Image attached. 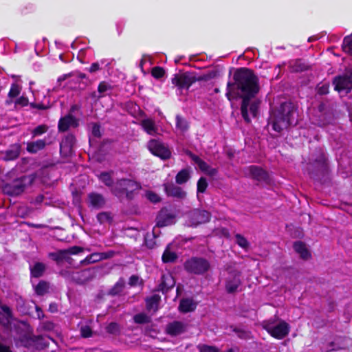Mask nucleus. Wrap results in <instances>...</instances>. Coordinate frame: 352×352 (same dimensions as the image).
<instances>
[{"label": "nucleus", "mask_w": 352, "mask_h": 352, "mask_svg": "<svg viewBox=\"0 0 352 352\" xmlns=\"http://www.w3.org/2000/svg\"><path fill=\"white\" fill-rule=\"evenodd\" d=\"M234 82L228 84L226 96L229 100L242 99L241 112L244 120L249 123L258 113L260 100L256 98L259 91L258 78L246 68L238 69L234 75Z\"/></svg>", "instance_id": "1"}, {"label": "nucleus", "mask_w": 352, "mask_h": 352, "mask_svg": "<svg viewBox=\"0 0 352 352\" xmlns=\"http://www.w3.org/2000/svg\"><path fill=\"white\" fill-rule=\"evenodd\" d=\"M296 107L291 102H283L279 107L272 110L268 118V125L274 131L280 132L293 124L295 121Z\"/></svg>", "instance_id": "2"}, {"label": "nucleus", "mask_w": 352, "mask_h": 352, "mask_svg": "<svg viewBox=\"0 0 352 352\" xmlns=\"http://www.w3.org/2000/svg\"><path fill=\"white\" fill-rule=\"evenodd\" d=\"M224 271L227 274L225 277V291L228 294L235 295L241 291L242 272L235 262L226 263Z\"/></svg>", "instance_id": "3"}, {"label": "nucleus", "mask_w": 352, "mask_h": 352, "mask_svg": "<svg viewBox=\"0 0 352 352\" xmlns=\"http://www.w3.org/2000/svg\"><path fill=\"white\" fill-rule=\"evenodd\" d=\"M312 162L308 166L309 173L314 179L322 180L328 173V164L323 151L319 148L311 156Z\"/></svg>", "instance_id": "4"}, {"label": "nucleus", "mask_w": 352, "mask_h": 352, "mask_svg": "<svg viewBox=\"0 0 352 352\" xmlns=\"http://www.w3.org/2000/svg\"><path fill=\"white\" fill-rule=\"evenodd\" d=\"M140 188V184L132 179H121L117 180L111 188V191L120 199L126 198L131 200Z\"/></svg>", "instance_id": "5"}, {"label": "nucleus", "mask_w": 352, "mask_h": 352, "mask_svg": "<svg viewBox=\"0 0 352 352\" xmlns=\"http://www.w3.org/2000/svg\"><path fill=\"white\" fill-rule=\"evenodd\" d=\"M34 181V175H25L14 179L10 183L4 184L3 191L4 194L10 196H19L22 194L27 188L30 187L33 184Z\"/></svg>", "instance_id": "6"}, {"label": "nucleus", "mask_w": 352, "mask_h": 352, "mask_svg": "<svg viewBox=\"0 0 352 352\" xmlns=\"http://www.w3.org/2000/svg\"><path fill=\"white\" fill-rule=\"evenodd\" d=\"M262 326L270 335L276 338L282 339L289 333V324L285 321L277 322L274 320H265Z\"/></svg>", "instance_id": "7"}, {"label": "nucleus", "mask_w": 352, "mask_h": 352, "mask_svg": "<svg viewBox=\"0 0 352 352\" xmlns=\"http://www.w3.org/2000/svg\"><path fill=\"white\" fill-rule=\"evenodd\" d=\"M184 265L186 271L194 274H202L210 268L208 261L200 257H192L186 261Z\"/></svg>", "instance_id": "8"}, {"label": "nucleus", "mask_w": 352, "mask_h": 352, "mask_svg": "<svg viewBox=\"0 0 352 352\" xmlns=\"http://www.w3.org/2000/svg\"><path fill=\"white\" fill-rule=\"evenodd\" d=\"M333 84L335 90L338 91H346L349 93L352 89V67L346 69L342 75L336 76L333 78Z\"/></svg>", "instance_id": "9"}, {"label": "nucleus", "mask_w": 352, "mask_h": 352, "mask_svg": "<svg viewBox=\"0 0 352 352\" xmlns=\"http://www.w3.org/2000/svg\"><path fill=\"white\" fill-rule=\"evenodd\" d=\"M175 214L168 208H162L156 217V226L159 228L168 226L175 223Z\"/></svg>", "instance_id": "10"}, {"label": "nucleus", "mask_w": 352, "mask_h": 352, "mask_svg": "<svg viewBox=\"0 0 352 352\" xmlns=\"http://www.w3.org/2000/svg\"><path fill=\"white\" fill-rule=\"evenodd\" d=\"M96 276L95 268H87L81 271L73 272L72 278L78 284H85L92 280Z\"/></svg>", "instance_id": "11"}, {"label": "nucleus", "mask_w": 352, "mask_h": 352, "mask_svg": "<svg viewBox=\"0 0 352 352\" xmlns=\"http://www.w3.org/2000/svg\"><path fill=\"white\" fill-rule=\"evenodd\" d=\"M148 148L152 153L162 159H168L170 156V152L168 148L155 140H151L148 142Z\"/></svg>", "instance_id": "12"}, {"label": "nucleus", "mask_w": 352, "mask_h": 352, "mask_svg": "<svg viewBox=\"0 0 352 352\" xmlns=\"http://www.w3.org/2000/svg\"><path fill=\"white\" fill-rule=\"evenodd\" d=\"M196 81V78L191 74L184 73L176 74L172 78V83L179 89H188L190 86Z\"/></svg>", "instance_id": "13"}, {"label": "nucleus", "mask_w": 352, "mask_h": 352, "mask_svg": "<svg viewBox=\"0 0 352 352\" xmlns=\"http://www.w3.org/2000/svg\"><path fill=\"white\" fill-rule=\"evenodd\" d=\"M245 174L259 182L268 183L270 180L268 173L259 166H249L246 170Z\"/></svg>", "instance_id": "14"}, {"label": "nucleus", "mask_w": 352, "mask_h": 352, "mask_svg": "<svg viewBox=\"0 0 352 352\" xmlns=\"http://www.w3.org/2000/svg\"><path fill=\"white\" fill-rule=\"evenodd\" d=\"M189 218L192 226H197L208 221L210 214L206 210L196 209L190 212Z\"/></svg>", "instance_id": "15"}, {"label": "nucleus", "mask_w": 352, "mask_h": 352, "mask_svg": "<svg viewBox=\"0 0 352 352\" xmlns=\"http://www.w3.org/2000/svg\"><path fill=\"white\" fill-rule=\"evenodd\" d=\"M186 153L201 170L211 176L215 175L217 173V169L210 167L204 161L192 152L187 151Z\"/></svg>", "instance_id": "16"}, {"label": "nucleus", "mask_w": 352, "mask_h": 352, "mask_svg": "<svg viewBox=\"0 0 352 352\" xmlns=\"http://www.w3.org/2000/svg\"><path fill=\"white\" fill-rule=\"evenodd\" d=\"M52 144V141L49 138L45 137L42 140H37L27 143V151L30 153H36L39 151L45 148L46 145Z\"/></svg>", "instance_id": "17"}, {"label": "nucleus", "mask_w": 352, "mask_h": 352, "mask_svg": "<svg viewBox=\"0 0 352 352\" xmlns=\"http://www.w3.org/2000/svg\"><path fill=\"white\" fill-rule=\"evenodd\" d=\"M78 125V120L71 114L61 118L58 122V130L66 131L70 128H76Z\"/></svg>", "instance_id": "18"}, {"label": "nucleus", "mask_w": 352, "mask_h": 352, "mask_svg": "<svg viewBox=\"0 0 352 352\" xmlns=\"http://www.w3.org/2000/svg\"><path fill=\"white\" fill-rule=\"evenodd\" d=\"M175 285V281L172 274L168 272L164 274L161 277V283L159 285L158 291L164 294L166 293L172 289Z\"/></svg>", "instance_id": "19"}, {"label": "nucleus", "mask_w": 352, "mask_h": 352, "mask_svg": "<svg viewBox=\"0 0 352 352\" xmlns=\"http://www.w3.org/2000/svg\"><path fill=\"white\" fill-rule=\"evenodd\" d=\"M21 152L19 144H13L8 149L0 153V158L4 161L14 160L18 158Z\"/></svg>", "instance_id": "20"}, {"label": "nucleus", "mask_w": 352, "mask_h": 352, "mask_svg": "<svg viewBox=\"0 0 352 352\" xmlns=\"http://www.w3.org/2000/svg\"><path fill=\"white\" fill-rule=\"evenodd\" d=\"M186 329V324L180 321H174L167 324L166 332L171 336H177L184 333Z\"/></svg>", "instance_id": "21"}, {"label": "nucleus", "mask_w": 352, "mask_h": 352, "mask_svg": "<svg viewBox=\"0 0 352 352\" xmlns=\"http://www.w3.org/2000/svg\"><path fill=\"white\" fill-rule=\"evenodd\" d=\"M164 190L168 196L183 199L186 197V192L174 184H164Z\"/></svg>", "instance_id": "22"}, {"label": "nucleus", "mask_w": 352, "mask_h": 352, "mask_svg": "<svg viewBox=\"0 0 352 352\" xmlns=\"http://www.w3.org/2000/svg\"><path fill=\"white\" fill-rule=\"evenodd\" d=\"M89 204L94 208L99 209L102 208L105 204V199L104 197L96 192H91L88 195Z\"/></svg>", "instance_id": "23"}, {"label": "nucleus", "mask_w": 352, "mask_h": 352, "mask_svg": "<svg viewBox=\"0 0 352 352\" xmlns=\"http://www.w3.org/2000/svg\"><path fill=\"white\" fill-rule=\"evenodd\" d=\"M75 143V137L72 134L67 135L60 144V151L70 153Z\"/></svg>", "instance_id": "24"}, {"label": "nucleus", "mask_w": 352, "mask_h": 352, "mask_svg": "<svg viewBox=\"0 0 352 352\" xmlns=\"http://www.w3.org/2000/svg\"><path fill=\"white\" fill-rule=\"evenodd\" d=\"M140 125L149 135H154L157 133V128L155 121L151 118H144L141 120Z\"/></svg>", "instance_id": "25"}, {"label": "nucleus", "mask_w": 352, "mask_h": 352, "mask_svg": "<svg viewBox=\"0 0 352 352\" xmlns=\"http://www.w3.org/2000/svg\"><path fill=\"white\" fill-rule=\"evenodd\" d=\"M289 67L294 72H301L309 69L310 66L302 59H296L289 63Z\"/></svg>", "instance_id": "26"}, {"label": "nucleus", "mask_w": 352, "mask_h": 352, "mask_svg": "<svg viewBox=\"0 0 352 352\" xmlns=\"http://www.w3.org/2000/svg\"><path fill=\"white\" fill-rule=\"evenodd\" d=\"M196 306L197 304L192 299L184 298L181 300L179 309L180 311L187 313L194 311L196 308Z\"/></svg>", "instance_id": "27"}, {"label": "nucleus", "mask_w": 352, "mask_h": 352, "mask_svg": "<svg viewBox=\"0 0 352 352\" xmlns=\"http://www.w3.org/2000/svg\"><path fill=\"white\" fill-rule=\"evenodd\" d=\"M11 318V309L7 305H3L2 306H1L0 323L4 326L8 325L10 322Z\"/></svg>", "instance_id": "28"}, {"label": "nucleus", "mask_w": 352, "mask_h": 352, "mask_svg": "<svg viewBox=\"0 0 352 352\" xmlns=\"http://www.w3.org/2000/svg\"><path fill=\"white\" fill-rule=\"evenodd\" d=\"M294 248L295 251L300 254V257L303 259H308L311 254L306 248L305 244L302 241H296L294 243Z\"/></svg>", "instance_id": "29"}, {"label": "nucleus", "mask_w": 352, "mask_h": 352, "mask_svg": "<svg viewBox=\"0 0 352 352\" xmlns=\"http://www.w3.org/2000/svg\"><path fill=\"white\" fill-rule=\"evenodd\" d=\"M230 329L232 331L234 332L240 339L249 340L252 338L251 331L245 328L232 325L230 327Z\"/></svg>", "instance_id": "30"}, {"label": "nucleus", "mask_w": 352, "mask_h": 352, "mask_svg": "<svg viewBox=\"0 0 352 352\" xmlns=\"http://www.w3.org/2000/svg\"><path fill=\"white\" fill-rule=\"evenodd\" d=\"M46 270V265L43 263L36 262L30 267L31 276L34 278L41 277Z\"/></svg>", "instance_id": "31"}, {"label": "nucleus", "mask_w": 352, "mask_h": 352, "mask_svg": "<svg viewBox=\"0 0 352 352\" xmlns=\"http://www.w3.org/2000/svg\"><path fill=\"white\" fill-rule=\"evenodd\" d=\"M49 256L57 263H60L63 261H68L71 258L69 256V252L66 250H62L56 252L50 253Z\"/></svg>", "instance_id": "32"}, {"label": "nucleus", "mask_w": 352, "mask_h": 352, "mask_svg": "<svg viewBox=\"0 0 352 352\" xmlns=\"http://www.w3.org/2000/svg\"><path fill=\"white\" fill-rule=\"evenodd\" d=\"M161 298L158 294H154L146 299V309L148 311H156L158 309V305Z\"/></svg>", "instance_id": "33"}, {"label": "nucleus", "mask_w": 352, "mask_h": 352, "mask_svg": "<svg viewBox=\"0 0 352 352\" xmlns=\"http://www.w3.org/2000/svg\"><path fill=\"white\" fill-rule=\"evenodd\" d=\"M170 244L168 245L163 253L162 259L164 263H172L177 258V255L170 250Z\"/></svg>", "instance_id": "34"}, {"label": "nucleus", "mask_w": 352, "mask_h": 352, "mask_svg": "<svg viewBox=\"0 0 352 352\" xmlns=\"http://www.w3.org/2000/svg\"><path fill=\"white\" fill-rule=\"evenodd\" d=\"M124 286L125 280L123 278H120L114 286L109 291L108 294L113 296L120 294L124 289Z\"/></svg>", "instance_id": "35"}, {"label": "nucleus", "mask_w": 352, "mask_h": 352, "mask_svg": "<svg viewBox=\"0 0 352 352\" xmlns=\"http://www.w3.org/2000/svg\"><path fill=\"white\" fill-rule=\"evenodd\" d=\"M188 129V123L186 119L177 115L176 116V129L184 133Z\"/></svg>", "instance_id": "36"}, {"label": "nucleus", "mask_w": 352, "mask_h": 352, "mask_svg": "<svg viewBox=\"0 0 352 352\" xmlns=\"http://www.w3.org/2000/svg\"><path fill=\"white\" fill-rule=\"evenodd\" d=\"M104 256L101 253H94L86 257L84 260L81 261L82 265H87L90 263H96L103 259Z\"/></svg>", "instance_id": "37"}, {"label": "nucleus", "mask_w": 352, "mask_h": 352, "mask_svg": "<svg viewBox=\"0 0 352 352\" xmlns=\"http://www.w3.org/2000/svg\"><path fill=\"white\" fill-rule=\"evenodd\" d=\"M112 89L111 86L106 82H101L98 87V91L100 94L99 96L96 95V92L93 93V96L95 98H97L98 99L103 97L104 96V94L107 92L108 91H111Z\"/></svg>", "instance_id": "38"}, {"label": "nucleus", "mask_w": 352, "mask_h": 352, "mask_svg": "<svg viewBox=\"0 0 352 352\" xmlns=\"http://www.w3.org/2000/svg\"><path fill=\"white\" fill-rule=\"evenodd\" d=\"M99 179L104 183L107 186L110 187L111 188L112 186H114L113 181L112 179L111 175L110 173L108 172H103L100 173V175L98 176Z\"/></svg>", "instance_id": "39"}, {"label": "nucleus", "mask_w": 352, "mask_h": 352, "mask_svg": "<svg viewBox=\"0 0 352 352\" xmlns=\"http://www.w3.org/2000/svg\"><path fill=\"white\" fill-rule=\"evenodd\" d=\"M35 292L39 296H43L48 292L49 285L47 282L41 280L35 287Z\"/></svg>", "instance_id": "40"}, {"label": "nucleus", "mask_w": 352, "mask_h": 352, "mask_svg": "<svg viewBox=\"0 0 352 352\" xmlns=\"http://www.w3.org/2000/svg\"><path fill=\"white\" fill-rule=\"evenodd\" d=\"M189 173L187 170L183 169L179 171L176 175V182L179 184H182L186 182L189 179Z\"/></svg>", "instance_id": "41"}, {"label": "nucleus", "mask_w": 352, "mask_h": 352, "mask_svg": "<svg viewBox=\"0 0 352 352\" xmlns=\"http://www.w3.org/2000/svg\"><path fill=\"white\" fill-rule=\"evenodd\" d=\"M236 243L243 249L248 250L250 247V243L248 240L241 234H236L235 235Z\"/></svg>", "instance_id": "42"}, {"label": "nucleus", "mask_w": 352, "mask_h": 352, "mask_svg": "<svg viewBox=\"0 0 352 352\" xmlns=\"http://www.w3.org/2000/svg\"><path fill=\"white\" fill-rule=\"evenodd\" d=\"M208 187V182L205 177H201L197 182V196L199 193L205 192Z\"/></svg>", "instance_id": "43"}, {"label": "nucleus", "mask_w": 352, "mask_h": 352, "mask_svg": "<svg viewBox=\"0 0 352 352\" xmlns=\"http://www.w3.org/2000/svg\"><path fill=\"white\" fill-rule=\"evenodd\" d=\"M343 50L347 53H352V34L344 38Z\"/></svg>", "instance_id": "44"}, {"label": "nucleus", "mask_w": 352, "mask_h": 352, "mask_svg": "<svg viewBox=\"0 0 352 352\" xmlns=\"http://www.w3.org/2000/svg\"><path fill=\"white\" fill-rule=\"evenodd\" d=\"M329 84L320 82L316 87L317 93L319 95H326L329 93Z\"/></svg>", "instance_id": "45"}, {"label": "nucleus", "mask_w": 352, "mask_h": 352, "mask_svg": "<svg viewBox=\"0 0 352 352\" xmlns=\"http://www.w3.org/2000/svg\"><path fill=\"white\" fill-rule=\"evenodd\" d=\"M134 320L138 324H146L150 322V318L144 314H139L134 316Z\"/></svg>", "instance_id": "46"}, {"label": "nucleus", "mask_w": 352, "mask_h": 352, "mask_svg": "<svg viewBox=\"0 0 352 352\" xmlns=\"http://www.w3.org/2000/svg\"><path fill=\"white\" fill-rule=\"evenodd\" d=\"M152 76L157 79H160L165 74V71L162 67H154L151 70Z\"/></svg>", "instance_id": "47"}, {"label": "nucleus", "mask_w": 352, "mask_h": 352, "mask_svg": "<svg viewBox=\"0 0 352 352\" xmlns=\"http://www.w3.org/2000/svg\"><path fill=\"white\" fill-rule=\"evenodd\" d=\"M47 129L48 127L45 124L36 126L35 129H34V130L32 132V137L34 138L36 136H38L45 133L47 131Z\"/></svg>", "instance_id": "48"}, {"label": "nucleus", "mask_w": 352, "mask_h": 352, "mask_svg": "<svg viewBox=\"0 0 352 352\" xmlns=\"http://www.w3.org/2000/svg\"><path fill=\"white\" fill-rule=\"evenodd\" d=\"M20 91L21 87L16 84H12L8 93V96L10 98H15L20 94Z\"/></svg>", "instance_id": "49"}, {"label": "nucleus", "mask_w": 352, "mask_h": 352, "mask_svg": "<svg viewBox=\"0 0 352 352\" xmlns=\"http://www.w3.org/2000/svg\"><path fill=\"white\" fill-rule=\"evenodd\" d=\"M107 331L111 334H117L120 331L119 326L116 322H111L109 324L107 325Z\"/></svg>", "instance_id": "50"}, {"label": "nucleus", "mask_w": 352, "mask_h": 352, "mask_svg": "<svg viewBox=\"0 0 352 352\" xmlns=\"http://www.w3.org/2000/svg\"><path fill=\"white\" fill-rule=\"evenodd\" d=\"M97 219L101 223L109 222L111 221V217L107 212H100L98 214Z\"/></svg>", "instance_id": "51"}, {"label": "nucleus", "mask_w": 352, "mask_h": 352, "mask_svg": "<svg viewBox=\"0 0 352 352\" xmlns=\"http://www.w3.org/2000/svg\"><path fill=\"white\" fill-rule=\"evenodd\" d=\"M91 134L95 138H98L101 137L100 126L98 124H97V123L92 124Z\"/></svg>", "instance_id": "52"}, {"label": "nucleus", "mask_w": 352, "mask_h": 352, "mask_svg": "<svg viewBox=\"0 0 352 352\" xmlns=\"http://www.w3.org/2000/svg\"><path fill=\"white\" fill-rule=\"evenodd\" d=\"M146 196L148 200L153 203H157L160 201L159 196L153 192H148Z\"/></svg>", "instance_id": "53"}, {"label": "nucleus", "mask_w": 352, "mask_h": 352, "mask_svg": "<svg viewBox=\"0 0 352 352\" xmlns=\"http://www.w3.org/2000/svg\"><path fill=\"white\" fill-rule=\"evenodd\" d=\"M80 332L84 338H89L91 336V329L88 326L81 327Z\"/></svg>", "instance_id": "54"}, {"label": "nucleus", "mask_w": 352, "mask_h": 352, "mask_svg": "<svg viewBox=\"0 0 352 352\" xmlns=\"http://www.w3.org/2000/svg\"><path fill=\"white\" fill-rule=\"evenodd\" d=\"M199 350L200 352H219L216 348L207 345L199 346Z\"/></svg>", "instance_id": "55"}, {"label": "nucleus", "mask_w": 352, "mask_h": 352, "mask_svg": "<svg viewBox=\"0 0 352 352\" xmlns=\"http://www.w3.org/2000/svg\"><path fill=\"white\" fill-rule=\"evenodd\" d=\"M69 252V256L70 254H76L79 252H82L83 249L82 248L78 247V246H74L68 250H67Z\"/></svg>", "instance_id": "56"}, {"label": "nucleus", "mask_w": 352, "mask_h": 352, "mask_svg": "<svg viewBox=\"0 0 352 352\" xmlns=\"http://www.w3.org/2000/svg\"><path fill=\"white\" fill-rule=\"evenodd\" d=\"M139 277L137 275H132L129 278V284L130 286L133 287L138 285Z\"/></svg>", "instance_id": "57"}, {"label": "nucleus", "mask_w": 352, "mask_h": 352, "mask_svg": "<svg viewBox=\"0 0 352 352\" xmlns=\"http://www.w3.org/2000/svg\"><path fill=\"white\" fill-rule=\"evenodd\" d=\"M16 104H21V106H25L28 104V99L25 97H21L19 98L16 102Z\"/></svg>", "instance_id": "58"}, {"label": "nucleus", "mask_w": 352, "mask_h": 352, "mask_svg": "<svg viewBox=\"0 0 352 352\" xmlns=\"http://www.w3.org/2000/svg\"><path fill=\"white\" fill-rule=\"evenodd\" d=\"M99 69H100L99 64L98 63H94L91 64V67L89 69V71L91 73H94V72L99 70Z\"/></svg>", "instance_id": "59"}, {"label": "nucleus", "mask_w": 352, "mask_h": 352, "mask_svg": "<svg viewBox=\"0 0 352 352\" xmlns=\"http://www.w3.org/2000/svg\"><path fill=\"white\" fill-rule=\"evenodd\" d=\"M217 71H212V72H210L207 76H206V79L208 80V79H212V78H214L215 77L217 76Z\"/></svg>", "instance_id": "60"}, {"label": "nucleus", "mask_w": 352, "mask_h": 352, "mask_svg": "<svg viewBox=\"0 0 352 352\" xmlns=\"http://www.w3.org/2000/svg\"><path fill=\"white\" fill-rule=\"evenodd\" d=\"M31 107L38 109H46L47 107L43 104L31 103Z\"/></svg>", "instance_id": "61"}, {"label": "nucleus", "mask_w": 352, "mask_h": 352, "mask_svg": "<svg viewBox=\"0 0 352 352\" xmlns=\"http://www.w3.org/2000/svg\"><path fill=\"white\" fill-rule=\"evenodd\" d=\"M44 199V196L43 195H38V196L36 197L35 199H34V203L35 204H41Z\"/></svg>", "instance_id": "62"}, {"label": "nucleus", "mask_w": 352, "mask_h": 352, "mask_svg": "<svg viewBox=\"0 0 352 352\" xmlns=\"http://www.w3.org/2000/svg\"><path fill=\"white\" fill-rule=\"evenodd\" d=\"M0 352H12L9 347L0 343Z\"/></svg>", "instance_id": "63"}, {"label": "nucleus", "mask_w": 352, "mask_h": 352, "mask_svg": "<svg viewBox=\"0 0 352 352\" xmlns=\"http://www.w3.org/2000/svg\"><path fill=\"white\" fill-rule=\"evenodd\" d=\"M36 310L37 311V316H38V318L39 319L44 316V314H43V311H42V310H41V309L40 307L36 306Z\"/></svg>", "instance_id": "64"}]
</instances>
